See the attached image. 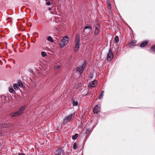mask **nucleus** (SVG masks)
<instances>
[{"label": "nucleus", "mask_w": 155, "mask_h": 155, "mask_svg": "<svg viewBox=\"0 0 155 155\" xmlns=\"http://www.w3.org/2000/svg\"><path fill=\"white\" fill-rule=\"evenodd\" d=\"M69 40V39L68 37L66 36H64L62 40L60 42H59L60 47L62 48L66 45L68 43Z\"/></svg>", "instance_id": "1"}, {"label": "nucleus", "mask_w": 155, "mask_h": 155, "mask_svg": "<svg viewBox=\"0 0 155 155\" xmlns=\"http://www.w3.org/2000/svg\"><path fill=\"white\" fill-rule=\"evenodd\" d=\"M80 37L79 35L76 34L75 37V46L74 48V51H77L78 49L80 47Z\"/></svg>", "instance_id": "2"}, {"label": "nucleus", "mask_w": 155, "mask_h": 155, "mask_svg": "<svg viewBox=\"0 0 155 155\" xmlns=\"http://www.w3.org/2000/svg\"><path fill=\"white\" fill-rule=\"evenodd\" d=\"M25 107L22 106L21 107L17 112L12 113L10 114L11 117H17L21 114L25 109Z\"/></svg>", "instance_id": "3"}, {"label": "nucleus", "mask_w": 155, "mask_h": 155, "mask_svg": "<svg viewBox=\"0 0 155 155\" xmlns=\"http://www.w3.org/2000/svg\"><path fill=\"white\" fill-rule=\"evenodd\" d=\"M92 30V28L90 26H86L83 31V33L85 36H87L90 34Z\"/></svg>", "instance_id": "4"}, {"label": "nucleus", "mask_w": 155, "mask_h": 155, "mask_svg": "<svg viewBox=\"0 0 155 155\" xmlns=\"http://www.w3.org/2000/svg\"><path fill=\"white\" fill-rule=\"evenodd\" d=\"M86 65V62H84L81 66L78 67L76 68V71L79 72L80 74H82L83 72V71Z\"/></svg>", "instance_id": "5"}, {"label": "nucleus", "mask_w": 155, "mask_h": 155, "mask_svg": "<svg viewBox=\"0 0 155 155\" xmlns=\"http://www.w3.org/2000/svg\"><path fill=\"white\" fill-rule=\"evenodd\" d=\"M113 54L112 53V51L111 49H110L108 54L107 56V61H110L113 58Z\"/></svg>", "instance_id": "6"}, {"label": "nucleus", "mask_w": 155, "mask_h": 155, "mask_svg": "<svg viewBox=\"0 0 155 155\" xmlns=\"http://www.w3.org/2000/svg\"><path fill=\"white\" fill-rule=\"evenodd\" d=\"M74 114H71L67 116L64 119L63 122V123H66L68 122H69L71 119V118L72 117H74Z\"/></svg>", "instance_id": "7"}, {"label": "nucleus", "mask_w": 155, "mask_h": 155, "mask_svg": "<svg viewBox=\"0 0 155 155\" xmlns=\"http://www.w3.org/2000/svg\"><path fill=\"white\" fill-rule=\"evenodd\" d=\"M100 31V25L99 24L96 25L95 29L94 31V34L95 35H98Z\"/></svg>", "instance_id": "8"}, {"label": "nucleus", "mask_w": 155, "mask_h": 155, "mask_svg": "<svg viewBox=\"0 0 155 155\" xmlns=\"http://www.w3.org/2000/svg\"><path fill=\"white\" fill-rule=\"evenodd\" d=\"M100 110V105L99 104L96 106L93 109V112L94 114H97Z\"/></svg>", "instance_id": "9"}, {"label": "nucleus", "mask_w": 155, "mask_h": 155, "mask_svg": "<svg viewBox=\"0 0 155 155\" xmlns=\"http://www.w3.org/2000/svg\"><path fill=\"white\" fill-rule=\"evenodd\" d=\"M97 85V81H91L89 84L88 87H95Z\"/></svg>", "instance_id": "10"}, {"label": "nucleus", "mask_w": 155, "mask_h": 155, "mask_svg": "<svg viewBox=\"0 0 155 155\" xmlns=\"http://www.w3.org/2000/svg\"><path fill=\"white\" fill-rule=\"evenodd\" d=\"M148 43V41H144L142 42L140 44V46L141 47H143L146 45Z\"/></svg>", "instance_id": "11"}, {"label": "nucleus", "mask_w": 155, "mask_h": 155, "mask_svg": "<svg viewBox=\"0 0 155 155\" xmlns=\"http://www.w3.org/2000/svg\"><path fill=\"white\" fill-rule=\"evenodd\" d=\"M9 91L10 92L13 94H15L16 92L13 89V88L12 87H10L9 88Z\"/></svg>", "instance_id": "12"}, {"label": "nucleus", "mask_w": 155, "mask_h": 155, "mask_svg": "<svg viewBox=\"0 0 155 155\" xmlns=\"http://www.w3.org/2000/svg\"><path fill=\"white\" fill-rule=\"evenodd\" d=\"M137 43V41L136 40H132L131 42L130 43V46H131V45H134L136 44Z\"/></svg>", "instance_id": "13"}, {"label": "nucleus", "mask_w": 155, "mask_h": 155, "mask_svg": "<svg viewBox=\"0 0 155 155\" xmlns=\"http://www.w3.org/2000/svg\"><path fill=\"white\" fill-rule=\"evenodd\" d=\"M18 85L20 87H22L23 86V83L21 80H18Z\"/></svg>", "instance_id": "14"}, {"label": "nucleus", "mask_w": 155, "mask_h": 155, "mask_svg": "<svg viewBox=\"0 0 155 155\" xmlns=\"http://www.w3.org/2000/svg\"><path fill=\"white\" fill-rule=\"evenodd\" d=\"M104 91H102L101 94H100L99 97V99L100 100L103 98V97L104 95Z\"/></svg>", "instance_id": "15"}, {"label": "nucleus", "mask_w": 155, "mask_h": 155, "mask_svg": "<svg viewBox=\"0 0 155 155\" xmlns=\"http://www.w3.org/2000/svg\"><path fill=\"white\" fill-rule=\"evenodd\" d=\"M13 87L16 90H18L19 88L18 85L17 84H13Z\"/></svg>", "instance_id": "16"}, {"label": "nucleus", "mask_w": 155, "mask_h": 155, "mask_svg": "<svg viewBox=\"0 0 155 155\" xmlns=\"http://www.w3.org/2000/svg\"><path fill=\"white\" fill-rule=\"evenodd\" d=\"M72 103L73 106H77L78 105V102L77 101H75L74 100H72Z\"/></svg>", "instance_id": "17"}, {"label": "nucleus", "mask_w": 155, "mask_h": 155, "mask_svg": "<svg viewBox=\"0 0 155 155\" xmlns=\"http://www.w3.org/2000/svg\"><path fill=\"white\" fill-rule=\"evenodd\" d=\"M78 134H76L74 135H73L72 137V139L73 140H76L77 138L78 137Z\"/></svg>", "instance_id": "18"}, {"label": "nucleus", "mask_w": 155, "mask_h": 155, "mask_svg": "<svg viewBox=\"0 0 155 155\" xmlns=\"http://www.w3.org/2000/svg\"><path fill=\"white\" fill-rule=\"evenodd\" d=\"M52 3V2L50 0L46 1V4L47 5H50Z\"/></svg>", "instance_id": "19"}, {"label": "nucleus", "mask_w": 155, "mask_h": 155, "mask_svg": "<svg viewBox=\"0 0 155 155\" xmlns=\"http://www.w3.org/2000/svg\"><path fill=\"white\" fill-rule=\"evenodd\" d=\"M115 43H117L119 41L118 37L117 36H116L115 37Z\"/></svg>", "instance_id": "20"}, {"label": "nucleus", "mask_w": 155, "mask_h": 155, "mask_svg": "<svg viewBox=\"0 0 155 155\" xmlns=\"http://www.w3.org/2000/svg\"><path fill=\"white\" fill-rule=\"evenodd\" d=\"M41 55L43 57H44L47 56V54L46 52L45 51H43L41 53Z\"/></svg>", "instance_id": "21"}, {"label": "nucleus", "mask_w": 155, "mask_h": 155, "mask_svg": "<svg viewBox=\"0 0 155 155\" xmlns=\"http://www.w3.org/2000/svg\"><path fill=\"white\" fill-rule=\"evenodd\" d=\"M90 129H86L85 131V133L87 135L90 134Z\"/></svg>", "instance_id": "22"}, {"label": "nucleus", "mask_w": 155, "mask_h": 155, "mask_svg": "<svg viewBox=\"0 0 155 155\" xmlns=\"http://www.w3.org/2000/svg\"><path fill=\"white\" fill-rule=\"evenodd\" d=\"M73 148L74 149H76L77 148V143L76 142L74 143L73 145Z\"/></svg>", "instance_id": "23"}, {"label": "nucleus", "mask_w": 155, "mask_h": 155, "mask_svg": "<svg viewBox=\"0 0 155 155\" xmlns=\"http://www.w3.org/2000/svg\"><path fill=\"white\" fill-rule=\"evenodd\" d=\"M48 40L51 42L53 41L52 38L51 36H49L48 38Z\"/></svg>", "instance_id": "24"}, {"label": "nucleus", "mask_w": 155, "mask_h": 155, "mask_svg": "<svg viewBox=\"0 0 155 155\" xmlns=\"http://www.w3.org/2000/svg\"><path fill=\"white\" fill-rule=\"evenodd\" d=\"M61 65L55 66L54 67V69L56 70L60 68Z\"/></svg>", "instance_id": "25"}, {"label": "nucleus", "mask_w": 155, "mask_h": 155, "mask_svg": "<svg viewBox=\"0 0 155 155\" xmlns=\"http://www.w3.org/2000/svg\"><path fill=\"white\" fill-rule=\"evenodd\" d=\"M151 50L154 51H155V45L151 47Z\"/></svg>", "instance_id": "26"}, {"label": "nucleus", "mask_w": 155, "mask_h": 155, "mask_svg": "<svg viewBox=\"0 0 155 155\" xmlns=\"http://www.w3.org/2000/svg\"><path fill=\"white\" fill-rule=\"evenodd\" d=\"M91 95V93L90 91H88L87 94H86V95L90 96Z\"/></svg>", "instance_id": "27"}, {"label": "nucleus", "mask_w": 155, "mask_h": 155, "mask_svg": "<svg viewBox=\"0 0 155 155\" xmlns=\"http://www.w3.org/2000/svg\"><path fill=\"white\" fill-rule=\"evenodd\" d=\"M28 71L31 73H33L34 71H33L31 69H29Z\"/></svg>", "instance_id": "28"}, {"label": "nucleus", "mask_w": 155, "mask_h": 155, "mask_svg": "<svg viewBox=\"0 0 155 155\" xmlns=\"http://www.w3.org/2000/svg\"><path fill=\"white\" fill-rule=\"evenodd\" d=\"M108 4L109 6L110 7V8H111V4H110V2H108Z\"/></svg>", "instance_id": "29"}, {"label": "nucleus", "mask_w": 155, "mask_h": 155, "mask_svg": "<svg viewBox=\"0 0 155 155\" xmlns=\"http://www.w3.org/2000/svg\"><path fill=\"white\" fill-rule=\"evenodd\" d=\"M18 155H25V154L24 153H19L18 154Z\"/></svg>", "instance_id": "30"}, {"label": "nucleus", "mask_w": 155, "mask_h": 155, "mask_svg": "<svg viewBox=\"0 0 155 155\" xmlns=\"http://www.w3.org/2000/svg\"><path fill=\"white\" fill-rule=\"evenodd\" d=\"M51 8H49L48 9L49 10H51Z\"/></svg>", "instance_id": "31"}]
</instances>
